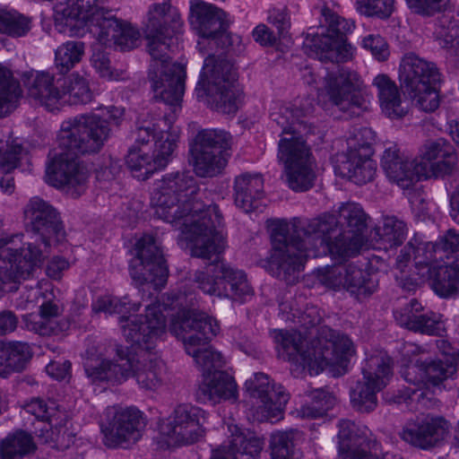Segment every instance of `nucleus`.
I'll list each match as a JSON object with an SVG mask.
<instances>
[{
  "mask_svg": "<svg viewBox=\"0 0 459 459\" xmlns=\"http://www.w3.org/2000/svg\"><path fill=\"white\" fill-rule=\"evenodd\" d=\"M169 110V113H165L159 118H152L151 120L143 119L139 122L136 127V143L146 144L151 139L154 141V149H156V141L162 137L164 134H169L173 136L175 140V149L177 148V143L178 140V133L173 128V124L176 120L178 112H173L169 105H166Z\"/></svg>",
  "mask_w": 459,
  "mask_h": 459,
  "instance_id": "nucleus-36",
  "label": "nucleus"
},
{
  "mask_svg": "<svg viewBox=\"0 0 459 459\" xmlns=\"http://www.w3.org/2000/svg\"><path fill=\"white\" fill-rule=\"evenodd\" d=\"M264 447V439L254 433L238 432L232 434L229 445L221 446L213 451L210 459H238L247 456V459H257Z\"/></svg>",
  "mask_w": 459,
  "mask_h": 459,
  "instance_id": "nucleus-34",
  "label": "nucleus"
},
{
  "mask_svg": "<svg viewBox=\"0 0 459 459\" xmlns=\"http://www.w3.org/2000/svg\"><path fill=\"white\" fill-rule=\"evenodd\" d=\"M35 448L32 437L22 430L8 435L0 442L2 459H22L24 455L33 452Z\"/></svg>",
  "mask_w": 459,
  "mask_h": 459,
  "instance_id": "nucleus-48",
  "label": "nucleus"
},
{
  "mask_svg": "<svg viewBox=\"0 0 459 459\" xmlns=\"http://www.w3.org/2000/svg\"><path fill=\"white\" fill-rule=\"evenodd\" d=\"M61 308L55 301H46L39 307V316L29 315L24 317L25 327L40 335H48L53 331L50 320L57 317Z\"/></svg>",
  "mask_w": 459,
  "mask_h": 459,
  "instance_id": "nucleus-52",
  "label": "nucleus"
},
{
  "mask_svg": "<svg viewBox=\"0 0 459 459\" xmlns=\"http://www.w3.org/2000/svg\"><path fill=\"white\" fill-rule=\"evenodd\" d=\"M30 30V20L17 13L0 10V33L22 37Z\"/></svg>",
  "mask_w": 459,
  "mask_h": 459,
  "instance_id": "nucleus-58",
  "label": "nucleus"
},
{
  "mask_svg": "<svg viewBox=\"0 0 459 459\" xmlns=\"http://www.w3.org/2000/svg\"><path fill=\"white\" fill-rule=\"evenodd\" d=\"M28 160V152L17 140L8 136H0V170L2 172H13L22 166V161Z\"/></svg>",
  "mask_w": 459,
  "mask_h": 459,
  "instance_id": "nucleus-49",
  "label": "nucleus"
},
{
  "mask_svg": "<svg viewBox=\"0 0 459 459\" xmlns=\"http://www.w3.org/2000/svg\"><path fill=\"white\" fill-rule=\"evenodd\" d=\"M361 87L362 82L356 72L338 67L326 73L321 95L341 111H349L352 108H366L367 100Z\"/></svg>",
  "mask_w": 459,
  "mask_h": 459,
  "instance_id": "nucleus-16",
  "label": "nucleus"
},
{
  "mask_svg": "<svg viewBox=\"0 0 459 459\" xmlns=\"http://www.w3.org/2000/svg\"><path fill=\"white\" fill-rule=\"evenodd\" d=\"M193 174L188 170L167 173L157 180L152 193L151 203L155 214L171 223L183 234L200 233L211 227L220 217L223 218L216 204H205Z\"/></svg>",
  "mask_w": 459,
  "mask_h": 459,
  "instance_id": "nucleus-5",
  "label": "nucleus"
},
{
  "mask_svg": "<svg viewBox=\"0 0 459 459\" xmlns=\"http://www.w3.org/2000/svg\"><path fill=\"white\" fill-rule=\"evenodd\" d=\"M24 216L31 234L25 247H14L19 236L0 238V261L4 264L0 265V290L7 283L28 278L48 257L51 246L65 238L59 212L43 199L31 198L24 208Z\"/></svg>",
  "mask_w": 459,
  "mask_h": 459,
  "instance_id": "nucleus-3",
  "label": "nucleus"
},
{
  "mask_svg": "<svg viewBox=\"0 0 459 459\" xmlns=\"http://www.w3.org/2000/svg\"><path fill=\"white\" fill-rule=\"evenodd\" d=\"M233 190L236 205L245 212H250L258 208L264 195V178L259 173L240 174L235 178Z\"/></svg>",
  "mask_w": 459,
  "mask_h": 459,
  "instance_id": "nucleus-32",
  "label": "nucleus"
},
{
  "mask_svg": "<svg viewBox=\"0 0 459 459\" xmlns=\"http://www.w3.org/2000/svg\"><path fill=\"white\" fill-rule=\"evenodd\" d=\"M63 91H65V96H68L67 100L74 105L87 104L93 99L88 80L78 73L63 79Z\"/></svg>",
  "mask_w": 459,
  "mask_h": 459,
  "instance_id": "nucleus-55",
  "label": "nucleus"
},
{
  "mask_svg": "<svg viewBox=\"0 0 459 459\" xmlns=\"http://www.w3.org/2000/svg\"><path fill=\"white\" fill-rule=\"evenodd\" d=\"M24 84L29 97L49 110L57 108L58 104L65 97L63 79L55 80L54 75L48 72L30 73L26 75Z\"/></svg>",
  "mask_w": 459,
  "mask_h": 459,
  "instance_id": "nucleus-27",
  "label": "nucleus"
},
{
  "mask_svg": "<svg viewBox=\"0 0 459 459\" xmlns=\"http://www.w3.org/2000/svg\"><path fill=\"white\" fill-rule=\"evenodd\" d=\"M341 223L346 225L341 238L332 246L333 252L341 257H351L359 254L366 241L368 215L362 207L354 203L343 204L339 209Z\"/></svg>",
  "mask_w": 459,
  "mask_h": 459,
  "instance_id": "nucleus-20",
  "label": "nucleus"
},
{
  "mask_svg": "<svg viewBox=\"0 0 459 459\" xmlns=\"http://www.w3.org/2000/svg\"><path fill=\"white\" fill-rule=\"evenodd\" d=\"M411 243L413 247L412 257L416 273L424 281L426 278L431 277L437 262L441 261V256L437 255L434 242L425 241L418 234L413 236Z\"/></svg>",
  "mask_w": 459,
  "mask_h": 459,
  "instance_id": "nucleus-39",
  "label": "nucleus"
},
{
  "mask_svg": "<svg viewBox=\"0 0 459 459\" xmlns=\"http://www.w3.org/2000/svg\"><path fill=\"white\" fill-rule=\"evenodd\" d=\"M279 358L299 364L303 368L323 371L333 368L338 375L345 372L349 357L353 353L351 339L327 326L318 330L310 347L303 350L300 334L280 330L274 333Z\"/></svg>",
  "mask_w": 459,
  "mask_h": 459,
  "instance_id": "nucleus-6",
  "label": "nucleus"
},
{
  "mask_svg": "<svg viewBox=\"0 0 459 459\" xmlns=\"http://www.w3.org/2000/svg\"><path fill=\"white\" fill-rule=\"evenodd\" d=\"M205 412L191 404L177 406L161 425L160 431L172 446H188L198 442L204 435Z\"/></svg>",
  "mask_w": 459,
  "mask_h": 459,
  "instance_id": "nucleus-18",
  "label": "nucleus"
},
{
  "mask_svg": "<svg viewBox=\"0 0 459 459\" xmlns=\"http://www.w3.org/2000/svg\"><path fill=\"white\" fill-rule=\"evenodd\" d=\"M237 72L228 59L209 54L204 59L198 85L207 96V105L213 110L231 115L239 108L242 91L237 84Z\"/></svg>",
  "mask_w": 459,
  "mask_h": 459,
  "instance_id": "nucleus-11",
  "label": "nucleus"
},
{
  "mask_svg": "<svg viewBox=\"0 0 459 459\" xmlns=\"http://www.w3.org/2000/svg\"><path fill=\"white\" fill-rule=\"evenodd\" d=\"M189 21L203 39L207 40L211 49L213 47L223 49L230 45L227 31L229 23L222 9L212 4L196 1L191 4Z\"/></svg>",
  "mask_w": 459,
  "mask_h": 459,
  "instance_id": "nucleus-19",
  "label": "nucleus"
},
{
  "mask_svg": "<svg viewBox=\"0 0 459 459\" xmlns=\"http://www.w3.org/2000/svg\"><path fill=\"white\" fill-rule=\"evenodd\" d=\"M399 80L404 92H419L428 85L440 84L441 74L435 63L411 52L401 60Z\"/></svg>",
  "mask_w": 459,
  "mask_h": 459,
  "instance_id": "nucleus-22",
  "label": "nucleus"
},
{
  "mask_svg": "<svg viewBox=\"0 0 459 459\" xmlns=\"http://www.w3.org/2000/svg\"><path fill=\"white\" fill-rule=\"evenodd\" d=\"M147 50L152 56L149 80L153 99L169 105L173 112L181 110L186 76L184 65L169 62V53L176 48V37L170 39L161 35H146Z\"/></svg>",
  "mask_w": 459,
  "mask_h": 459,
  "instance_id": "nucleus-8",
  "label": "nucleus"
},
{
  "mask_svg": "<svg viewBox=\"0 0 459 459\" xmlns=\"http://www.w3.org/2000/svg\"><path fill=\"white\" fill-rule=\"evenodd\" d=\"M96 309L108 314H121L130 309L138 310V307L135 304H131L127 297L118 299L106 296L97 300Z\"/></svg>",
  "mask_w": 459,
  "mask_h": 459,
  "instance_id": "nucleus-63",
  "label": "nucleus"
},
{
  "mask_svg": "<svg viewBox=\"0 0 459 459\" xmlns=\"http://www.w3.org/2000/svg\"><path fill=\"white\" fill-rule=\"evenodd\" d=\"M434 36L441 48L451 55H459V13L448 12L440 16Z\"/></svg>",
  "mask_w": 459,
  "mask_h": 459,
  "instance_id": "nucleus-40",
  "label": "nucleus"
},
{
  "mask_svg": "<svg viewBox=\"0 0 459 459\" xmlns=\"http://www.w3.org/2000/svg\"><path fill=\"white\" fill-rule=\"evenodd\" d=\"M232 138L222 129L199 131L190 145L195 173L201 178L220 174L227 164L226 152L230 149Z\"/></svg>",
  "mask_w": 459,
  "mask_h": 459,
  "instance_id": "nucleus-13",
  "label": "nucleus"
},
{
  "mask_svg": "<svg viewBox=\"0 0 459 459\" xmlns=\"http://www.w3.org/2000/svg\"><path fill=\"white\" fill-rule=\"evenodd\" d=\"M216 221L211 227L200 230V233L186 235V238L192 242L191 253L193 256L210 260L204 271L195 273L194 281L197 288L204 293L221 298V275L215 272V268L221 265L220 254L224 249V238L221 234V219L216 215Z\"/></svg>",
  "mask_w": 459,
  "mask_h": 459,
  "instance_id": "nucleus-12",
  "label": "nucleus"
},
{
  "mask_svg": "<svg viewBox=\"0 0 459 459\" xmlns=\"http://www.w3.org/2000/svg\"><path fill=\"white\" fill-rule=\"evenodd\" d=\"M365 146L360 152L354 150L339 155L334 167L335 173L357 185L370 182L376 174L377 165L371 159L373 149H369L367 144Z\"/></svg>",
  "mask_w": 459,
  "mask_h": 459,
  "instance_id": "nucleus-25",
  "label": "nucleus"
},
{
  "mask_svg": "<svg viewBox=\"0 0 459 459\" xmlns=\"http://www.w3.org/2000/svg\"><path fill=\"white\" fill-rule=\"evenodd\" d=\"M438 84L428 85L427 89H420L419 92L407 93L412 100V102L420 110L425 112H433L440 105Z\"/></svg>",
  "mask_w": 459,
  "mask_h": 459,
  "instance_id": "nucleus-59",
  "label": "nucleus"
},
{
  "mask_svg": "<svg viewBox=\"0 0 459 459\" xmlns=\"http://www.w3.org/2000/svg\"><path fill=\"white\" fill-rule=\"evenodd\" d=\"M29 343L24 342H0V378H8L13 373L23 371L32 358Z\"/></svg>",
  "mask_w": 459,
  "mask_h": 459,
  "instance_id": "nucleus-35",
  "label": "nucleus"
},
{
  "mask_svg": "<svg viewBox=\"0 0 459 459\" xmlns=\"http://www.w3.org/2000/svg\"><path fill=\"white\" fill-rule=\"evenodd\" d=\"M302 432L297 429L273 433L270 438L271 459H290L295 442L301 439Z\"/></svg>",
  "mask_w": 459,
  "mask_h": 459,
  "instance_id": "nucleus-56",
  "label": "nucleus"
},
{
  "mask_svg": "<svg viewBox=\"0 0 459 459\" xmlns=\"http://www.w3.org/2000/svg\"><path fill=\"white\" fill-rule=\"evenodd\" d=\"M105 446L129 449L142 438L145 426L143 413L135 407H108L100 423Z\"/></svg>",
  "mask_w": 459,
  "mask_h": 459,
  "instance_id": "nucleus-14",
  "label": "nucleus"
},
{
  "mask_svg": "<svg viewBox=\"0 0 459 459\" xmlns=\"http://www.w3.org/2000/svg\"><path fill=\"white\" fill-rule=\"evenodd\" d=\"M343 275V289L358 299L369 297L377 288V281L367 271L353 264H345Z\"/></svg>",
  "mask_w": 459,
  "mask_h": 459,
  "instance_id": "nucleus-41",
  "label": "nucleus"
},
{
  "mask_svg": "<svg viewBox=\"0 0 459 459\" xmlns=\"http://www.w3.org/2000/svg\"><path fill=\"white\" fill-rule=\"evenodd\" d=\"M356 7L363 15L385 19L394 11V0H356Z\"/></svg>",
  "mask_w": 459,
  "mask_h": 459,
  "instance_id": "nucleus-60",
  "label": "nucleus"
},
{
  "mask_svg": "<svg viewBox=\"0 0 459 459\" xmlns=\"http://www.w3.org/2000/svg\"><path fill=\"white\" fill-rule=\"evenodd\" d=\"M284 172L287 184L293 191L304 192L314 185L316 174L312 159L284 167Z\"/></svg>",
  "mask_w": 459,
  "mask_h": 459,
  "instance_id": "nucleus-50",
  "label": "nucleus"
},
{
  "mask_svg": "<svg viewBox=\"0 0 459 459\" xmlns=\"http://www.w3.org/2000/svg\"><path fill=\"white\" fill-rule=\"evenodd\" d=\"M85 44L82 41L70 40L59 46L55 52V65L59 73H68L82 60Z\"/></svg>",
  "mask_w": 459,
  "mask_h": 459,
  "instance_id": "nucleus-53",
  "label": "nucleus"
},
{
  "mask_svg": "<svg viewBox=\"0 0 459 459\" xmlns=\"http://www.w3.org/2000/svg\"><path fill=\"white\" fill-rule=\"evenodd\" d=\"M363 379L377 383V388H384L392 375V359L384 351L370 355L362 368Z\"/></svg>",
  "mask_w": 459,
  "mask_h": 459,
  "instance_id": "nucleus-45",
  "label": "nucleus"
},
{
  "mask_svg": "<svg viewBox=\"0 0 459 459\" xmlns=\"http://www.w3.org/2000/svg\"><path fill=\"white\" fill-rule=\"evenodd\" d=\"M175 152V140L169 134L164 139L156 141V149L152 155L144 152L141 148L133 147L126 157V165L134 178L138 180L148 179L156 170L162 169L171 161Z\"/></svg>",
  "mask_w": 459,
  "mask_h": 459,
  "instance_id": "nucleus-21",
  "label": "nucleus"
},
{
  "mask_svg": "<svg viewBox=\"0 0 459 459\" xmlns=\"http://www.w3.org/2000/svg\"><path fill=\"white\" fill-rule=\"evenodd\" d=\"M315 108L313 99L307 97L282 105L271 114L272 121L282 129L277 157L284 167L312 159L304 136L315 131L310 122Z\"/></svg>",
  "mask_w": 459,
  "mask_h": 459,
  "instance_id": "nucleus-7",
  "label": "nucleus"
},
{
  "mask_svg": "<svg viewBox=\"0 0 459 459\" xmlns=\"http://www.w3.org/2000/svg\"><path fill=\"white\" fill-rule=\"evenodd\" d=\"M382 389L368 379L358 381L350 393L352 408L361 413L373 411L377 406V393Z\"/></svg>",
  "mask_w": 459,
  "mask_h": 459,
  "instance_id": "nucleus-47",
  "label": "nucleus"
},
{
  "mask_svg": "<svg viewBox=\"0 0 459 459\" xmlns=\"http://www.w3.org/2000/svg\"><path fill=\"white\" fill-rule=\"evenodd\" d=\"M120 24L122 20L117 18L112 10L106 9L91 17L88 29L101 45L112 48Z\"/></svg>",
  "mask_w": 459,
  "mask_h": 459,
  "instance_id": "nucleus-42",
  "label": "nucleus"
},
{
  "mask_svg": "<svg viewBox=\"0 0 459 459\" xmlns=\"http://www.w3.org/2000/svg\"><path fill=\"white\" fill-rule=\"evenodd\" d=\"M135 255L130 262L132 279L138 284L150 283L154 289L165 286L168 267L155 238L143 235L135 243Z\"/></svg>",
  "mask_w": 459,
  "mask_h": 459,
  "instance_id": "nucleus-15",
  "label": "nucleus"
},
{
  "mask_svg": "<svg viewBox=\"0 0 459 459\" xmlns=\"http://www.w3.org/2000/svg\"><path fill=\"white\" fill-rule=\"evenodd\" d=\"M115 38L112 48L120 51H128L138 46L140 32L129 22L122 20Z\"/></svg>",
  "mask_w": 459,
  "mask_h": 459,
  "instance_id": "nucleus-61",
  "label": "nucleus"
},
{
  "mask_svg": "<svg viewBox=\"0 0 459 459\" xmlns=\"http://www.w3.org/2000/svg\"><path fill=\"white\" fill-rule=\"evenodd\" d=\"M379 239L389 246H401L406 238L408 228L406 223L396 216H384L383 225L377 229Z\"/></svg>",
  "mask_w": 459,
  "mask_h": 459,
  "instance_id": "nucleus-54",
  "label": "nucleus"
},
{
  "mask_svg": "<svg viewBox=\"0 0 459 459\" xmlns=\"http://www.w3.org/2000/svg\"><path fill=\"white\" fill-rule=\"evenodd\" d=\"M455 357L451 359L424 360L427 386L438 385L444 380L454 376L457 370Z\"/></svg>",
  "mask_w": 459,
  "mask_h": 459,
  "instance_id": "nucleus-57",
  "label": "nucleus"
},
{
  "mask_svg": "<svg viewBox=\"0 0 459 459\" xmlns=\"http://www.w3.org/2000/svg\"><path fill=\"white\" fill-rule=\"evenodd\" d=\"M183 21L177 7L170 3H154L147 13L146 35H161L170 39L181 32Z\"/></svg>",
  "mask_w": 459,
  "mask_h": 459,
  "instance_id": "nucleus-29",
  "label": "nucleus"
},
{
  "mask_svg": "<svg viewBox=\"0 0 459 459\" xmlns=\"http://www.w3.org/2000/svg\"><path fill=\"white\" fill-rule=\"evenodd\" d=\"M214 273H219L221 281H224L221 284V298L240 300L252 295L253 290L243 271L221 263V265L215 268Z\"/></svg>",
  "mask_w": 459,
  "mask_h": 459,
  "instance_id": "nucleus-37",
  "label": "nucleus"
},
{
  "mask_svg": "<svg viewBox=\"0 0 459 459\" xmlns=\"http://www.w3.org/2000/svg\"><path fill=\"white\" fill-rule=\"evenodd\" d=\"M345 264L327 266L318 270V280L325 287L337 290L343 289Z\"/></svg>",
  "mask_w": 459,
  "mask_h": 459,
  "instance_id": "nucleus-62",
  "label": "nucleus"
},
{
  "mask_svg": "<svg viewBox=\"0 0 459 459\" xmlns=\"http://www.w3.org/2000/svg\"><path fill=\"white\" fill-rule=\"evenodd\" d=\"M386 177L403 189L424 178L426 170L418 159L409 160L396 145L386 148L381 159Z\"/></svg>",
  "mask_w": 459,
  "mask_h": 459,
  "instance_id": "nucleus-24",
  "label": "nucleus"
},
{
  "mask_svg": "<svg viewBox=\"0 0 459 459\" xmlns=\"http://www.w3.org/2000/svg\"><path fill=\"white\" fill-rule=\"evenodd\" d=\"M420 164L425 168L426 176L444 178L452 174L457 163L454 146L444 138L427 140L420 149Z\"/></svg>",
  "mask_w": 459,
  "mask_h": 459,
  "instance_id": "nucleus-23",
  "label": "nucleus"
},
{
  "mask_svg": "<svg viewBox=\"0 0 459 459\" xmlns=\"http://www.w3.org/2000/svg\"><path fill=\"white\" fill-rule=\"evenodd\" d=\"M373 84L378 91V97L382 111L390 118H401L406 113L402 107L399 90L395 83L385 74L375 77Z\"/></svg>",
  "mask_w": 459,
  "mask_h": 459,
  "instance_id": "nucleus-38",
  "label": "nucleus"
},
{
  "mask_svg": "<svg viewBox=\"0 0 459 459\" xmlns=\"http://www.w3.org/2000/svg\"><path fill=\"white\" fill-rule=\"evenodd\" d=\"M200 402H210L212 404L221 401L236 402L238 387L233 377L222 370H215L212 375L204 377L196 391Z\"/></svg>",
  "mask_w": 459,
  "mask_h": 459,
  "instance_id": "nucleus-31",
  "label": "nucleus"
},
{
  "mask_svg": "<svg viewBox=\"0 0 459 459\" xmlns=\"http://www.w3.org/2000/svg\"><path fill=\"white\" fill-rule=\"evenodd\" d=\"M323 20L319 30L307 33L303 42L305 53L321 62L344 63L351 59L352 48L347 43V33L353 24L330 8L321 9Z\"/></svg>",
  "mask_w": 459,
  "mask_h": 459,
  "instance_id": "nucleus-10",
  "label": "nucleus"
},
{
  "mask_svg": "<svg viewBox=\"0 0 459 459\" xmlns=\"http://www.w3.org/2000/svg\"><path fill=\"white\" fill-rule=\"evenodd\" d=\"M249 396L255 400L253 416L258 421L278 420L290 395L281 385H277L264 373H255L245 383Z\"/></svg>",
  "mask_w": 459,
  "mask_h": 459,
  "instance_id": "nucleus-17",
  "label": "nucleus"
},
{
  "mask_svg": "<svg viewBox=\"0 0 459 459\" xmlns=\"http://www.w3.org/2000/svg\"><path fill=\"white\" fill-rule=\"evenodd\" d=\"M20 95L19 84L11 71L0 65V117H6L16 108Z\"/></svg>",
  "mask_w": 459,
  "mask_h": 459,
  "instance_id": "nucleus-51",
  "label": "nucleus"
},
{
  "mask_svg": "<svg viewBox=\"0 0 459 459\" xmlns=\"http://www.w3.org/2000/svg\"><path fill=\"white\" fill-rule=\"evenodd\" d=\"M425 281H430L434 291L443 298L455 295L459 289V264L439 265L437 264L431 277Z\"/></svg>",
  "mask_w": 459,
  "mask_h": 459,
  "instance_id": "nucleus-44",
  "label": "nucleus"
},
{
  "mask_svg": "<svg viewBox=\"0 0 459 459\" xmlns=\"http://www.w3.org/2000/svg\"><path fill=\"white\" fill-rule=\"evenodd\" d=\"M434 243L442 261L459 251V232L455 229H449Z\"/></svg>",
  "mask_w": 459,
  "mask_h": 459,
  "instance_id": "nucleus-64",
  "label": "nucleus"
},
{
  "mask_svg": "<svg viewBox=\"0 0 459 459\" xmlns=\"http://www.w3.org/2000/svg\"><path fill=\"white\" fill-rule=\"evenodd\" d=\"M122 333L137 351L117 346V356L127 371L126 381L133 376L139 386L145 390H156L161 385L163 362L152 350L166 334V318L158 302L146 306L144 315L120 316Z\"/></svg>",
  "mask_w": 459,
  "mask_h": 459,
  "instance_id": "nucleus-4",
  "label": "nucleus"
},
{
  "mask_svg": "<svg viewBox=\"0 0 459 459\" xmlns=\"http://www.w3.org/2000/svg\"><path fill=\"white\" fill-rule=\"evenodd\" d=\"M338 458L362 446L368 441L367 429L350 420L339 421Z\"/></svg>",
  "mask_w": 459,
  "mask_h": 459,
  "instance_id": "nucleus-46",
  "label": "nucleus"
},
{
  "mask_svg": "<svg viewBox=\"0 0 459 459\" xmlns=\"http://www.w3.org/2000/svg\"><path fill=\"white\" fill-rule=\"evenodd\" d=\"M394 314L401 326L415 333L440 336L445 332L441 316L432 311L423 313V307L417 299H411Z\"/></svg>",
  "mask_w": 459,
  "mask_h": 459,
  "instance_id": "nucleus-26",
  "label": "nucleus"
},
{
  "mask_svg": "<svg viewBox=\"0 0 459 459\" xmlns=\"http://www.w3.org/2000/svg\"><path fill=\"white\" fill-rule=\"evenodd\" d=\"M83 366L85 374L92 384L103 382L119 384L124 382L127 376L126 369L123 368V364H120L119 357L116 362L104 359L95 346L87 348Z\"/></svg>",
  "mask_w": 459,
  "mask_h": 459,
  "instance_id": "nucleus-30",
  "label": "nucleus"
},
{
  "mask_svg": "<svg viewBox=\"0 0 459 459\" xmlns=\"http://www.w3.org/2000/svg\"><path fill=\"white\" fill-rule=\"evenodd\" d=\"M110 132L107 119L98 115H81L63 121L56 135L57 148L48 155V182L63 187L74 198L82 195L90 174L78 157L99 152Z\"/></svg>",
  "mask_w": 459,
  "mask_h": 459,
  "instance_id": "nucleus-1",
  "label": "nucleus"
},
{
  "mask_svg": "<svg viewBox=\"0 0 459 459\" xmlns=\"http://www.w3.org/2000/svg\"><path fill=\"white\" fill-rule=\"evenodd\" d=\"M448 431V423L443 418L426 416L409 422L402 433V438L411 445L429 448L442 440Z\"/></svg>",
  "mask_w": 459,
  "mask_h": 459,
  "instance_id": "nucleus-28",
  "label": "nucleus"
},
{
  "mask_svg": "<svg viewBox=\"0 0 459 459\" xmlns=\"http://www.w3.org/2000/svg\"><path fill=\"white\" fill-rule=\"evenodd\" d=\"M106 2L107 0H67L65 4L59 5L57 13L66 21L77 20L88 26L92 16L106 10L103 6Z\"/></svg>",
  "mask_w": 459,
  "mask_h": 459,
  "instance_id": "nucleus-43",
  "label": "nucleus"
},
{
  "mask_svg": "<svg viewBox=\"0 0 459 459\" xmlns=\"http://www.w3.org/2000/svg\"><path fill=\"white\" fill-rule=\"evenodd\" d=\"M401 375L407 383L413 385L414 387H406L404 390L398 391L394 402L402 403H407L409 400L417 401L422 407H429L431 400L422 390L427 386L423 360L417 359L414 363L406 365L402 368Z\"/></svg>",
  "mask_w": 459,
  "mask_h": 459,
  "instance_id": "nucleus-33",
  "label": "nucleus"
},
{
  "mask_svg": "<svg viewBox=\"0 0 459 459\" xmlns=\"http://www.w3.org/2000/svg\"><path fill=\"white\" fill-rule=\"evenodd\" d=\"M272 252L270 266L275 276L287 284H294L303 267L304 261L316 257L328 251L336 259L341 257L332 248L341 238L342 230L340 222L333 214L322 216L306 221H296L291 226L280 220L269 222Z\"/></svg>",
  "mask_w": 459,
  "mask_h": 459,
  "instance_id": "nucleus-2",
  "label": "nucleus"
},
{
  "mask_svg": "<svg viewBox=\"0 0 459 459\" xmlns=\"http://www.w3.org/2000/svg\"><path fill=\"white\" fill-rule=\"evenodd\" d=\"M170 333L184 343L186 351L192 356L203 377L221 370L224 365L222 355L211 349H200L219 331L217 321L195 309L181 310L171 321Z\"/></svg>",
  "mask_w": 459,
  "mask_h": 459,
  "instance_id": "nucleus-9",
  "label": "nucleus"
}]
</instances>
